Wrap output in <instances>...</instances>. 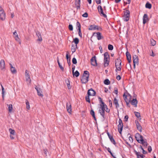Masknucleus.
<instances>
[{
  "instance_id": "obj_1",
  "label": "nucleus",
  "mask_w": 158,
  "mask_h": 158,
  "mask_svg": "<svg viewBox=\"0 0 158 158\" xmlns=\"http://www.w3.org/2000/svg\"><path fill=\"white\" fill-rule=\"evenodd\" d=\"M89 73L87 70L85 71L81 78V81L82 84H85L89 81Z\"/></svg>"
},
{
  "instance_id": "obj_2",
  "label": "nucleus",
  "mask_w": 158,
  "mask_h": 158,
  "mask_svg": "<svg viewBox=\"0 0 158 158\" xmlns=\"http://www.w3.org/2000/svg\"><path fill=\"white\" fill-rule=\"evenodd\" d=\"M121 60L119 58H118L115 61V66L116 68L115 71H120L121 69Z\"/></svg>"
},
{
  "instance_id": "obj_3",
  "label": "nucleus",
  "mask_w": 158,
  "mask_h": 158,
  "mask_svg": "<svg viewBox=\"0 0 158 158\" xmlns=\"http://www.w3.org/2000/svg\"><path fill=\"white\" fill-rule=\"evenodd\" d=\"M124 14L123 17V19L125 21L127 22L129 19L130 12L129 10H126L124 11Z\"/></svg>"
},
{
  "instance_id": "obj_4",
  "label": "nucleus",
  "mask_w": 158,
  "mask_h": 158,
  "mask_svg": "<svg viewBox=\"0 0 158 158\" xmlns=\"http://www.w3.org/2000/svg\"><path fill=\"white\" fill-rule=\"evenodd\" d=\"M118 129L119 132L121 134L123 130V124L122 121L120 118L118 120Z\"/></svg>"
},
{
  "instance_id": "obj_5",
  "label": "nucleus",
  "mask_w": 158,
  "mask_h": 158,
  "mask_svg": "<svg viewBox=\"0 0 158 158\" xmlns=\"http://www.w3.org/2000/svg\"><path fill=\"white\" fill-rule=\"evenodd\" d=\"M132 58L133 60V66L134 68H135V65L139 64V58L138 56L136 55L133 56Z\"/></svg>"
},
{
  "instance_id": "obj_6",
  "label": "nucleus",
  "mask_w": 158,
  "mask_h": 158,
  "mask_svg": "<svg viewBox=\"0 0 158 158\" xmlns=\"http://www.w3.org/2000/svg\"><path fill=\"white\" fill-rule=\"evenodd\" d=\"M97 9L99 13L104 18H106V15L105 14L103 11V9L102 6L100 5L98 6Z\"/></svg>"
},
{
  "instance_id": "obj_7",
  "label": "nucleus",
  "mask_w": 158,
  "mask_h": 158,
  "mask_svg": "<svg viewBox=\"0 0 158 158\" xmlns=\"http://www.w3.org/2000/svg\"><path fill=\"white\" fill-rule=\"evenodd\" d=\"M135 137L137 141L139 143L143 141V137L139 133H137L135 134Z\"/></svg>"
},
{
  "instance_id": "obj_8",
  "label": "nucleus",
  "mask_w": 158,
  "mask_h": 158,
  "mask_svg": "<svg viewBox=\"0 0 158 158\" xmlns=\"http://www.w3.org/2000/svg\"><path fill=\"white\" fill-rule=\"evenodd\" d=\"M96 58V56H94L91 58L90 60L91 64L94 66H97V63Z\"/></svg>"
},
{
  "instance_id": "obj_9",
  "label": "nucleus",
  "mask_w": 158,
  "mask_h": 158,
  "mask_svg": "<svg viewBox=\"0 0 158 158\" xmlns=\"http://www.w3.org/2000/svg\"><path fill=\"white\" fill-rule=\"evenodd\" d=\"M96 94V92L92 88H91L88 90L87 93V94L90 96H94Z\"/></svg>"
},
{
  "instance_id": "obj_10",
  "label": "nucleus",
  "mask_w": 158,
  "mask_h": 158,
  "mask_svg": "<svg viewBox=\"0 0 158 158\" xmlns=\"http://www.w3.org/2000/svg\"><path fill=\"white\" fill-rule=\"evenodd\" d=\"M35 88L37 91L38 95L42 97L43 96V95L42 94V92L41 89L38 87L37 86H35Z\"/></svg>"
},
{
  "instance_id": "obj_11",
  "label": "nucleus",
  "mask_w": 158,
  "mask_h": 158,
  "mask_svg": "<svg viewBox=\"0 0 158 158\" xmlns=\"http://www.w3.org/2000/svg\"><path fill=\"white\" fill-rule=\"evenodd\" d=\"M66 108L68 112L71 113L72 111V106L70 102L66 103Z\"/></svg>"
},
{
  "instance_id": "obj_12",
  "label": "nucleus",
  "mask_w": 158,
  "mask_h": 158,
  "mask_svg": "<svg viewBox=\"0 0 158 158\" xmlns=\"http://www.w3.org/2000/svg\"><path fill=\"white\" fill-rule=\"evenodd\" d=\"M105 109L104 108H100V109H99L98 110V111L100 115L102 116L104 119L105 118Z\"/></svg>"
},
{
  "instance_id": "obj_13",
  "label": "nucleus",
  "mask_w": 158,
  "mask_h": 158,
  "mask_svg": "<svg viewBox=\"0 0 158 158\" xmlns=\"http://www.w3.org/2000/svg\"><path fill=\"white\" fill-rule=\"evenodd\" d=\"M6 14L4 10H0V19L3 20L5 19Z\"/></svg>"
},
{
  "instance_id": "obj_14",
  "label": "nucleus",
  "mask_w": 158,
  "mask_h": 158,
  "mask_svg": "<svg viewBox=\"0 0 158 158\" xmlns=\"http://www.w3.org/2000/svg\"><path fill=\"white\" fill-rule=\"evenodd\" d=\"M135 123L136 126L137 128L140 132H141L142 131V127L140 125V124L138 121H135Z\"/></svg>"
},
{
  "instance_id": "obj_15",
  "label": "nucleus",
  "mask_w": 158,
  "mask_h": 158,
  "mask_svg": "<svg viewBox=\"0 0 158 158\" xmlns=\"http://www.w3.org/2000/svg\"><path fill=\"white\" fill-rule=\"evenodd\" d=\"M143 24H145L147 22L148 20V15L147 14H144L143 15Z\"/></svg>"
},
{
  "instance_id": "obj_16",
  "label": "nucleus",
  "mask_w": 158,
  "mask_h": 158,
  "mask_svg": "<svg viewBox=\"0 0 158 158\" xmlns=\"http://www.w3.org/2000/svg\"><path fill=\"white\" fill-rule=\"evenodd\" d=\"M126 55L128 63H130L131 61V54L128 51H127L126 53Z\"/></svg>"
},
{
  "instance_id": "obj_17",
  "label": "nucleus",
  "mask_w": 158,
  "mask_h": 158,
  "mask_svg": "<svg viewBox=\"0 0 158 158\" xmlns=\"http://www.w3.org/2000/svg\"><path fill=\"white\" fill-rule=\"evenodd\" d=\"M130 102L131 105L134 106L135 107H137L138 101L136 98L133 99Z\"/></svg>"
},
{
  "instance_id": "obj_18",
  "label": "nucleus",
  "mask_w": 158,
  "mask_h": 158,
  "mask_svg": "<svg viewBox=\"0 0 158 158\" xmlns=\"http://www.w3.org/2000/svg\"><path fill=\"white\" fill-rule=\"evenodd\" d=\"M5 68V62L3 60H1L0 61V69L3 70Z\"/></svg>"
},
{
  "instance_id": "obj_19",
  "label": "nucleus",
  "mask_w": 158,
  "mask_h": 158,
  "mask_svg": "<svg viewBox=\"0 0 158 158\" xmlns=\"http://www.w3.org/2000/svg\"><path fill=\"white\" fill-rule=\"evenodd\" d=\"M36 35L38 38L37 40L40 41H41L42 40V39L41 37V35L40 33L38 31L36 32Z\"/></svg>"
},
{
  "instance_id": "obj_20",
  "label": "nucleus",
  "mask_w": 158,
  "mask_h": 158,
  "mask_svg": "<svg viewBox=\"0 0 158 158\" xmlns=\"http://www.w3.org/2000/svg\"><path fill=\"white\" fill-rule=\"evenodd\" d=\"M10 70L11 73L13 74L16 73L17 71L15 68L13 67L12 64H10Z\"/></svg>"
},
{
  "instance_id": "obj_21",
  "label": "nucleus",
  "mask_w": 158,
  "mask_h": 158,
  "mask_svg": "<svg viewBox=\"0 0 158 158\" xmlns=\"http://www.w3.org/2000/svg\"><path fill=\"white\" fill-rule=\"evenodd\" d=\"M81 0H75V5L77 9L80 8Z\"/></svg>"
},
{
  "instance_id": "obj_22",
  "label": "nucleus",
  "mask_w": 158,
  "mask_h": 158,
  "mask_svg": "<svg viewBox=\"0 0 158 158\" xmlns=\"http://www.w3.org/2000/svg\"><path fill=\"white\" fill-rule=\"evenodd\" d=\"M114 103L115 104L116 107L117 109L119 107V104L118 103V100L115 98H114Z\"/></svg>"
},
{
  "instance_id": "obj_23",
  "label": "nucleus",
  "mask_w": 158,
  "mask_h": 158,
  "mask_svg": "<svg viewBox=\"0 0 158 158\" xmlns=\"http://www.w3.org/2000/svg\"><path fill=\"white\" fill-rule=\"evenodd\" d=\"M109 138L111 141V142L113 143L114 145H115L116 144V143L115 141L113 138V137L112 135H110L109 137Z\"/></svg>"
},
{
  "instance_id": "obj_24",
  "label": "nucleus",
  "mask_w": 158,
  "mask_h": 158,
  "mask_svg": "<svg viewBox=\"0 0 158 158\" xmlns=\"http://www.w3.org/2000/svg\"><path fill=\"white\" fill-rule=\"evenodd\" d=\"M90 114L93 117L94 120L95 121H96V118L95 116V112L92 108H91V110L90 111Z\"/></svg>"
},
{
  "instance_id": "obj_25",
  "label": "nucleus",
  "mask_w": 158,
  "mask_h": 158,
  "mask_svg": "<svg viewBox=\"0 0 158 158\" xmlns=\"http://www.w3.org/2000/svg\"><path fill=\"white\" fill-rule=\"evenodd\" d=\"M139 143L142 144L143 146L145 147H147L148 145L147 142L146 141H145L143 139V141H140Z\"/></svg>"
},
{
  "instance_id": "obj_26",
  "label": "nucleus",
  "mask_w": 158,
  "mask_h": 158,
  "mask_svg": "<svg viewBox=\"0 0 158 158\" xmlns=\"http://www.w3.org/2000/svg\"><path fill=\"white\" fill-rule=\"evenodd\" d=\"M105 148H106L108 152L110 153L111 156L114 158H116V157L114 156L112 152L111 151L110 149L109 148H107L106 147H105Z\"/></svg>"
},
{
  "instance_id": "obj_27",
  "label": "nucleus",
  "mask_w": 158,
  "mask_h": 158,
  "mask_svg": "<svg viewBox=\"0 0 158 158\" xmlns=\"http://www.w3.org/2000/svg\"><path fill=\"white\" fill-rule=\"evenodd\" d=\"M97 34V37L98 40H99L103 38V36H101V33L99 32L96 33Z\"/></svg>"
},
{
  "instance_id": "obj_28",
  "label": "nucleus",
  "mask_w": 158,
  "mask_h": 158,
  "mask_svg": "<svg viewBox=\"0 0 158 158\" xmlns=\"http://www.w3.org/2000/svg\"><path fill=\"white\" fill-rule=\"evenodd\" d=\"M104 59H110V55L107 52H105L104 54Z\"/></svg>"
},
{
  "instance_id": "obj_29",
  "label": "nucleus",
  "mask_w": 158,
  "mask_h": 158,
  "mask_svg": "<svg viewBox=\"0 0 158 158\" xmlns=\"http://www.w3.org/2000/svg\"><path fill=\"white\" fill-rule=\"evenodd\" d=\"M104 66L105 67L107 66L109 63V60L104 59Z\"/></svg>"
},
{
  "instance_id": "obj_30",
  "label": "nucleus",
  "mask_w": 158,
  "mask_h": 158,
  "mask_svg": "<svg viewBox=\"0 0 158 158\" xmlns=\"http://www.w3.org/2000/svg\"><path fill=\"white\" fill-rule=\"evenodd\" d=\"M65 82L67 85L68 88L69 89H70L71 88V86L70 84V81L69 79H67L65 80Z\"/></svg>"
},
{
  "instance_id": "obj_31",
  "label": "nucleus",
  "mask_w": 158,
  "mask_h": 158,
  "mask_svg": "<svg viewBox=\"0 0 158 158\" xmlns=\"http://www.w3.org/2000/svg\"><path fill=\"white\" fill-rule=\"evenodd\" d=\"M73 77L75 76L76 77H77L80 75V73L77 70H76L75 72L73 73Z\"/></svg>"
},
{
  "instance_id": "obj_32",
  "label": "nucleus",
  "mask_w": 158,
  "mask_h": 158,
  "mask_svg": "<svg viewBox=\"0 0 158 158\" xmlns=\"http://www.w3.org/2000/svg\"><path fill=\"white\" fill-rule=\"evenodd\" d=\"M152 5L151 4L149 3L148 2L146 3L145 5V7L147 8L150 9L152 8Z\"/></svg>"
},
{
  "instance_id": "obj_33",
  "label": "nucleus",
  "mask_w": 158,
  "mask_h": 158,
  "mask_svg": "<svg viewBox=\"0 0 158 158\" xmlns=\"http://www.w3.org/2000/svg\"><path fill=\"white\" fill-rule=\"evenodd\" d=\"M76 29L77 30L81 29V25L80 23L77 21L76 23Z\"/></svg>"
},
{
  "instance_id": "obj_34",
  "label": "nucleus",
  "mask_w": 158,
  "mask_h": 158,
  "mask_svg": "<svg viewBox=\"0 0 158 158\" xmlns=\"http://www.w3.org/2000/svg\"><path fill=\"white\" fill-rule=\"evenodd\" d=\"M73 41L75 43V44H76V47H77V44L79 43V40L77 38H75L73 40Z\"/></svg>"
},
{
  "instance_id": "obj_35",
  "label": "nucleus",
  "mask_w": 158,
  "mask_h": 158,
  "mask_svg": "<svg viewBox=\"0 0 158 158\" xmlns=\"http://www.w3.org/2000/svg\"><path fill=\"white\" fill-rule=\"evenodd\" d=\"M94 27V30H97L99 31H101L102 30V27L98 25H95V27Z\"/></svg>"
},
{
  "instance_id": "obj_36",
  "label": "nucleus",
  "mask_w": 158,
  "mask_h": 158,
  "mask_svg": "<svg viewBox=\"0 0 158 158\" xmlns=\"http://www.w3.org/2000/svg\"><path fill=\"white\" fill-rule=\"evenodd\" d=\"M8 108V110L9 112H11L12 110L13 107L12 104H7Z\"/></svg>"
},
{
  "instance_id": "obj_37",
  "label": "nucleus",
  "mask_w": 158,
  "mask_h": 158,
  "mask_svg": "<svg viewBox=\"0 0 158 158\" xmlns=\"http://www.w3.org/2000/svg\"><path fill=\"white\" fill-rule=\"evenodd\" d=\"M76 46H74L73 44L72 45L71 50L72 53H74L76 51Z\"/></svg>"
},
{
  "instance_id": "obj_38",
  "label": "nucleus",
  "mask_w": 158,
  "mask_h": 158,
  "mask_svg": "<svg viewBox=\"0 0 158 158\" xmlns=\"http://www.w3.org/2000/svg\"><path fill=\"white\" fill-rule=\"evenodd\" d=\"M9 131L11 134H12L13 135H15V131L14 130L10 128L9 129Z\"/></svg>"
},
{
  "instance_id": "obj_39",
  "label": "nucleus",
  "mask_w": 158,
  "mask_h": 158,
  "mask_svg": "<svg viewBox=\"0 0 158 158\" xmlns=\"http://www.w3.org/2000/svg\"><path fill=\"white\" fill-rule=\"evenodd\" d=\"M152 46H154L156 44V41L153 39H151L150 40Z\"/></svg>"
},
{
  "instance_id": "obj_40",
  "label": "nucleus",
  "mask_w": 158,
  "mask_h": 158,
  "mask_svg": "<svg viewBox=\"0 0 158 158\" xmlns=\"http://www.w3.org/2000/svg\"><path fill=\"white\" fill-rule=\"evenodd\" d=\"M95 25H90L89 28L88 30H94V27H95Z\"/></svg>"
},
{
  "instance_id": "obj_41",
  "label": "nucleus",
  "mask_w": 158,
  "mask_h": 158,
  "mask_svg": "<svg viewBox=\"0 0 158 158\" xmlns=\"http://www.w3.org/2000/svg\"><path fill=\"white\" fill-rule=\"evenodd\" d=\"M25 76H26V81H28L30 82L31 81V80L30 79V76L29 74H27V75H25Z\"/></svg>"
},
{
  "instance_id": "obj_42",
  "label": "nucleus",
  "mask_w": 158,
  "mask_h": 158,
  "mask_svg": "<svg viewBox=\"0 0 158 158\" xmlns=\"http://www.w3.org/2000/svg\"><path fill=\"white\" fill-rule=\"evenodd\" d=\"M104 83L105 85H107L110 84V81L108 79H106L104 81Z\"/></svg>"
},
{
  "instance_id": "obj_43",
  "label": "nucleus",
  "mask_w": 158,
  "mask_h": 158,
  "mask_svg": "<svg viewBox=\"0 0 158 158\" xmlns=\"http://www.w3.org/2000/svg\"><path fill=\"white\" fill-rule=\"evenodd\" d=\"M26 108L27 110H29L30 108L29 103V102L27 100H26Z\"/></svg>"
},
{
  "instance_id": "obj_44",
  "label": "nucleus",
  "mask_w": 158,
  "mask_h": 158,
  "mask_svg": "<svg viewBox=\"0 0 158 158\" xmlns=\"http://www.w3.org/2000/svg\"><path fill=\"white\" fill-rule=\"evenodd\" d=\"M57 62L59 66V68H60V69L62 70L63 71L64 69V68L60 64V63L59 62V61L58 60V59L57 60Z\"/></svg>"
},
{
  "instance_id": "obj_45",
  "label": "nucleus",
  "mask_w": 158,
  "mask_h": 158,
  "mask_svg": "<svg viewBox=\"0 0 158 158\" xmlns=\"http://www.w3.org/2000/svg\"><path fill=\"white\" fill-rule=\"evenodd\" d=\"M15 40H16L17 42H18L19 44H21V41H20V39L18 37V36H15Z\"/></svg>"
},
{
  "instance_id": "obj_46",
  "label": "nucleus",
  "mask_w": 158,
  "mask_h": 158,
  "mask_svg": "<svg viewBox=\"0 0 158 158\" xmlns=\"http://www.w3.org/2000/svg\"><path fill=\"white\" fill-rule=\"evenodd\" d=\"M135 116L137 118H139L140 117V114L139 113L135 111L134 112Z\"/></svg>"
},
{
  "instance_id": "obj_47",
  "label": "nucleus",
  "mask_w": 158,
  "mask_h": 158,
  "mask_svg": "<svg viewBox=\"0 0 158 158\" xmlns=\"http://www.w3.org/2000/svg\"><path fill=\"white\" fill-rule=\"evenodd\" d=\"M90 96H89L88 95H87V96H86L85 97V99L87 102H88L89 103H90V100L89 98Z\"/></svg>"
},
{
  "instance_id": "obj_48",
  "label": "nucleus",
  "mask_w": 158,
  "mask_h": 158,
  "mask_svg": "<svg viewBox=\"0 0 158 158\" xmlns=\"http://www.w3.org/2000/svg\"><path fill=\"white\" fill-rule=\"evenodd\" d=\"M123 97L124 100L126 102V101H129V99H128L127 98V95L125 94V93H124L123 95Z\"/></svg>"
},
{
  "instance_id": "obj_49",
  "label": "nucleus",
  "mask_w": 158,
  "mask_h": 158,
  "mask_svg": "<svg viewBox=\"0 0 158 158\" xmlns=\"http://www.w3.org/2000/svg\"><path fill=\"white\" fill-rule=\"evenodd\" d=\"M108 49L109 50H112L113 49V46L112 45L109 44L108 45Z\"/></svg>"
},
{
  "instance_id": "obj_50",
  "label": "nucleus",
  "mask_w": 158,
  "mask_h": 158,
  "mask_svg": "<svg viewBox=\"0 0 158 158\" xmlns=\"http://www.w3.org/2000/svg\"><path fill=\"white\" fill-rule=\"evenodd\" d=\"M134 152L135 153V154L137 156V158H140L139 156V152H137V151H136L135 150H134Z\"/></svg>"
},
{
  "instance_id": "obj_51",
  "label": "nucleus",
  "mask_w": 158,
  "mask_h": 158,
  "mask_svg": "<svg viewBox=\"0 0 158 158\" xmlns=\"http://www.w3.org/2000/svg\"><path fill=\"white\" fill-rule=\"evenodd\" d=\"M68 28H69V30H70L71 31H72L73 30V26L72 24H69V25Z\"/></svg>"
},
{
  "instance_id": "obj_52",
  "label": "nucleus",
  "mask_w": 158,
  "mask_h": 158,
  "mask_svg": "<svg viewBox=\"0 0 158 158\" xmlns=\"http://www.w3.org/2000/svg\"><path fill=\"white\" fill-rule=\"evenodd\" d=\"M72 61L73 64H76L77 63V60L75 57L73 58Z\"/></svg>"
},
{
  "instance_id": "obj_53",
  "label": "nucleus",
  "mask_w": 158,
  "mask_h": 158,
  "mask_svg": "<svg viewBox=\"0 0 158 158\" xmlns=\"http://www.w3.org/2000/svg\"><path fill=\"white\" fill-rule=\"evenodd\" d=\"M78 31L79 35L81 38L82 37V33L81 32V29L77 30Z\"/></svg>"
},
{
  "instance_id": "obj_54",
  "label": "nucleus",
  "mask_w": 158,
  "mask_h": 158,
  "mask_svg": "<svg viewBox=\"0 0 158 158\" xmlns=\"http://www.w3.org/2000/svg\"><path fill=\"white\" fill-rule=\"evenodd\" d=\"M66 58L67 61H68V60H69V59L70 58V56H69V52H67V53L66 54Z\"/></svg>"
},
{
  "instance_id": "obj_55",
  "label": "nucleus",
  "mask_w": 158,
  "mask_h": 158,
  "mask_svg": "<svg viewBox=\"0 0 158 158\" xmlns=\"http://www.w3.org/2000/svg\"><path fill=\"white\" fill-rule=\"evenodd\" d=\"M131 101V100H129V101H126V103L127 106L129 107H130V105L129 102H130Z\"/></svg>"
},
{
  "instance_id": "obj_56",
  "label": "nucleus",
  "mask_w": 158,
  "mask_h": 158,
  "mask_svg": "<svg viewBox=\"0 0 158 158\" xmlns=\"http://www.w3.org/2000/svg\"><path fill=\"white\" fill-rule=\"evenodd\" d=\"M101 103V104L100 105V108H104V106H105V103L103 102H102Z\"/></svg>"
},
{
  "instance_id": "obj_57",
  "label": "nucleus",
  "mask_w": 158,
  "mask_h": 158,
  "mask_svg": "<svg viewBox=\"0 0 158 158\" xmlns=\"http://www.w3.org/2000/svg\"><path fill=\"white\" fill-rule=\"evenodd\" d=\"M82 16L84 17H87L88 16V14L87 12L83 14L82 15Z\"/></svg>"
},
{
  "instance_id": "obj_58",
  "label": "nucleus",
  "mask_w": 158,
  "mask_h": 158,
  "mask_svg": "<svg viewBox=\"0 0 158 158\" xmlns=\"http://www.w3.org/2000/svg\"><path fill=\"white\" fill-rule=\"evenodd\" d=\"M152 147L150 146H149L148 147V151L149 152H151L152 151Z\"/></svg>"
},
{
  "instance_id": "obj_59",
  "label": "nucleus",
  "mask_w": 158,
  "mask_h": 158,
  "mask_svg": "<svg viewBox=\"0 0 158 158\" xmlns=\"http://www.w3.org/2000/svg\"><path fill=\"white\" fill-rule=\"evenodd\" d=\"M96 3L98 4L101 3V0H95Z\"/></svg>"
},
{
  "instance_id": "obj_60",
  "label": "nucleus",
  "mask_w": 158,
  "mask_h": 158,
  "mask_svg": "<svg viewBox=\"0 0 158 158\" xmlns=\"http://www.w3.org/2000/svg\"><path fill=\"white\" fill-rule=\"evenodd\" d=\"M127 97L129 98V100H131V95L129 94L128 93H127Z\"/></svg>"
},
{
  "instance_id": "obj_61",
  "label": "nucleus",
  "mask_w": 158,
  "mask_h": 158,
  "mask_svg": "<svg viewBox=\"0 0 158 158\" xmlns=\"http://www.w3.org/2000/svg\"><path fill=\"white\" fill-rule=\"evenodd\" d=\"M121 77L119 75H118L116 76V79L118 80H120L121 79Z\"/></svg>"
},
{
  "instance_id": "obj_62",
  "label": "nucleus",
  "mask_w": 158,
  "mask_h": 158,
  "mask_svg": "<svg viewBox=\"0 0 158 158\" xmlns=\"http://www.w3.org/2000/svg\"><path fill=\"white\" fill-rule=\"evenodd\" d=\"M128 118V115H126L124 117V119L125 121H127Z\"/></svg>"
},
{
  "instance_id": "obj_63",
  "label": "nucleus",
  "mask_w": 158,
  "mask_h": 158,
  "mask_svg": "<svg viewBox=\"0 0 158 158\" xmlns=\"http://www.w3.org/2000/svg\"><path fill=\"white\" fill-rule=\"evenodd\" d=\"M13 35H14L15 36H18V35L17 34L16 31H15L14 32H13Z\"/></svg>"
},
{
  "instance_id": "obj_64",
  "label": "nucleus",
  "mask_w": 158,
  "mask_h": 158,
  "mask_svg": "<svg viewBox=\"0 0 158 158\" xmlns=\"http://www.w3.org/2000/svg\"><path fill=\"white\" fill-rule=\"evenodd\" d=\"M1 87H2V94H4V93H5V91L4 90V89L3 87L2 86V85H1Z\"/></svg>"
}]
</instances>
